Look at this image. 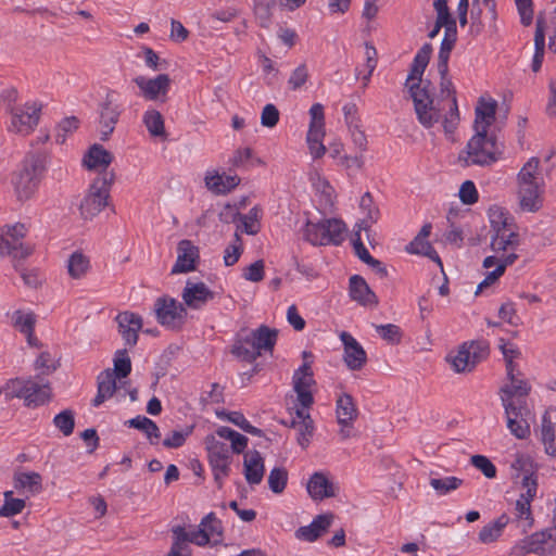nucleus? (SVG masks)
Instances as JSON below:
<instances>
[{"label":"nucleus","instance_id":"a878e982","mask_svg":"<svg viewBox=\"0 0 556 556\" xmlns=\"http://www.w3.org/2000/svg\"><path fill=\"white\" fill-rule=\"evenodd\" d=\"M333 519L334 515L332 513L318 515L308 526L300 527L295 531V538L305 542H315L329 530Z\"/></svg>","mask_w":556,"mask_h":556},{"label":"nucleus","instance_id":"09e8293b","mask_svg":"<svg viewBox=\"0 0 556 556\" xmlns=\"http://www.w3.org/2000/svg\"><path fill=\"white\" fill-rule=\"evenodd\" d=\"M11 321L14 329L24 334L30 330H35L37 318L33 312L17 309L13 312Z\"/></svg>","mask_w":556,"mask_h":556},{"label":"nucleus","instance_id":"72a5a7b5","mask_svg":"<svg viewBox=\"0 0 556 556\" xmlns=\"http://www.w3.org/2000/svg\"><path fill=\"white\" fill-rule=\"evenodd\" d=\"M307 492L315 501L333 497L338 488L323 472H315L307 482Z\"/></svg>","mask_w":556,"mask_h":556},{"label":"nucleus","instance_id":"f3484780","mask_svg":"<svg viewBox=\"0 0 556 556\" xmlns=\"http://www.w3.org/2000/svg\"><path fill=\"white\" fill-rule=\"evenodd\" d=\"M132 83L139 88L143 99L148 101L165 102L172 79L167 74H159L153 78L139 75L132 79Z\"/></svg>","mask_w":556,"mask_h":556},{"label":"nucleus","instance_id":"de8ad7c7","mask_svg":"<svg viewBox=\"0 0 556 556\" xmlns=\"http://www.w3.org/2000/svg\"><path fill=\"white\" fill-rule=\"evenodd\" d=\"M143 124L152 137H165L164 118L156 110H148L143 114Z\"/></svg>","mask_w":556,"mask_h":556},{"label":"nucleus","instance_id":"9d476101","mask_svg":"<svg viewBox=\"0 0 556 556\" xmlns=\"http://www.w3.org/2000/svg\"><path fill=\"white\" fill-rule=\"evenodd\" d=\"M345 225L337 218L318 223L308 220L304 228V238L314 245L340 244L345 238Z\"/></svg>","mask_w":556,"mask_h":556},{"label":"nucleus","instance_id":"f257e3e1","mask_svg":"<svg viewBox=\"0 0 556 556\" xmlns=\"http://www.w3.org/2000/svg\"><path fill=\"white\" fill-rule=\"evenodd\" d=\"M491 225L490 248L493 255L483 260L482 266L495 269L488 273L485 278L478 285L476 295L483 289L494 285L502 277L506 268L513 265L519 257L517 250L520 247V236L515 229V225L506 216V213L500 207H492L489 211Z\"/></svg>","mask_w":556,"mask_h":556},{"label":"nucleus","instance_id":"58836bf2","mask_svg":"<svg viewBox=\"0 0 556 556\" xmlns=\"http://www.w3.org/2000/svg\"><path fill=\"white\" fill-rule=\"evenodd\" d=\"M445 33L444 38L441 42L439 55H438V68L440 75H445L447 73V62L450 58V53L456 42L457 29L456 23H450L448 26H444Z\"/></svg>","mask_w":556,"mask_h":556},{"label":"nucleus","instance_id":"5fc2aeb1","mask_svg":"<svg viewBox=\"0 0 556 556\" xmlns=\"http://www.w3.org/2000/svg\"><path fill=\"white\" fill-rule=\"evenodd\" d=\"M309 127L307 132H326L325 130V113L321 103H314L309 109Z\"/></svg>","mask_w":556,"mask_h":556},{"label":"nucleus","instance_id":"f704fd0d","mask_svg":"<svg viewBox=\"0 0 556 556\" xmlns=\"http://www.w3.org/2000/svg\"><path fill=\"white\" fill-rule=\"evenodd\" d=\"M432 47L430 43H425L414 58L410 73L406 79V86L409 88L413 84H419V86L427 85L428 80L422 81V74L429 63Z\"/></svg>","mask_w":556,"mask_h":556},{"label":"nucleus","instance_id":"dca6fc26","mask_svg":"<svg viewBox=\"0 0 556 556\" xmlns=\"http://www.w3.org/2000/svg\"><path fill=\"white\" fill-rule=\"evenodd\" d=\"M486 354L488 345L483 342L464 343L455 355H450V361L456 372H467L471 371Z\"/></svg>","mask_w":556,"mask_h":556},{"label":"nucleus","instance_id":"aec40b11","mask_svg":"<svg viewBox=\"0 0 556 556\" xmlns=\"http://www.w3.org/2000/svg\"><path fill=\"white\" fill-rule=\"evenodd\" d=\"M507 417V428L517 439H527L530 435L529 417L530 409L526 404H506L503 405Z\"/></svg>","mask_w":556,"mask_h":556},{"label":"nucleus","instance_id":"cd10ccee","mask_svg":"<svg viewBox=\"0 0 556 556\" xmlns=\"http://www.w3.org/2000/svg\"><path fill=\"white\" fill-rule=\"evenodd\" d=\"M545 189L516 187L518 207L523 213H536L544 205Z\"/></svg>","mask_w":556,"mask_h":556},{"label":"nucleus","instance_id":"6ab92c4d","mask_svg":"<svg viewBox=\"0 0 556 556\" xmlns=\"http://www.w3.org/2000/svg\"><path fill=\"white\" fill-rule=\"evenodd\" d=\"M312 362H304L293 374L292 384L299 404L309 408L314 403L312 388L315 386Z\"/></svg>","mask_w":556,"mask_h":556},{"label":"nucleus","instance_id":"2f4dec72","mask_svg":"<svg viewBox=\"0 0 556 556\" xmlns=\"http://www.w3.org/2000/svg\"><path fill=\"white\" fill-rule=\"evenodd\" d=\"M181 296L184 303L187 306L197 309L213 299V292L206 287L204 282L193 283L187 281Z\"/></svg>","mask_w":556,"mask_h":556},{"label":"nucleus","instance_id":"69168bd1","mask_svg":"<svg viewBox=\"0 0 556 556\" xmlns=\"http://www.w3.org/2000/svg\"><path fill=\"white\" fill-rule=\"evenodd\" d=\"M26 506L25 500L15 498L9 501H4L3 505L0 507V517H12L18 515L23 511Z\"/></svg>","mask_w":556,"mask_h":556},{"label":"nucleus","instance_id":"423d86ee","mask_svg":"<svg viewBox=\"0 0 556 556\" xmlns=\"http://www.w3.org/2000/svg\"><path fill=\"white\" fill-rule=\"evenodd\" d=\"M277 340V331L262 325L256 330H243L232 345V354L245 362H253L262 352H271Z\"/></svg>","mask_w":556,"mask_h":556},{"label":"nucleus","instance_id":"37998d69","mask_svg":"<svg viewBox=\"0 0 556 556\" xmlns=\"http://www.w3.org/2000/svg\"><path fill=\"white\" fill-rule=\"evenodd\" d=\"M545 52V26L541 16L536 20L534 34V54L532 58L531 70L538 73L541 70Z\"/></svg>","mask_w":556,"mask_h":556},{"label":"nucleus","instance_id":"2eb2a0df","mask_svg":"<svg viewBox=\"0 0 556 556\" xmlns=\"http://www.w3.org/2000/svg\"><path fill=\"white\" fill-rule=\"evenodd\" d=\"M153 311L157 321L170 329L180 328L187 317L185 306L169 296L157 298Z\"/></svg>","mask_w":556,"mask_h":556},{"label":"nucleus","instance_id":"e2e57ef3","mask_svg":"<svg viewBox=\"0 0 556 556\" xmlns=\"http://www.w3.org/2000/svg\"><path fill=\"white\" fill-rule=\"evenodd\" d=\"M223 416H226L227 419L235 424L236 426H238L239 428H241L243 431L248 432V433H251V434H256V435H260L261 434V430L255 428L254 426H252L247 419L245 417L243 416V414L239 413V412H231L229 414H225L223 413Z\"/></svg>","mask_w":556,"mask_h":556},{"label":"nucleus","instance_id":"a19ab883","mask_svg":"<svg viewBox=\"0 0 556 556\" xmlns=\"http://www.w3.org/2000/svg\"><path fill=\"white\" fill-rule=\"evenodd\" d=\"M116 389L114 372L110 368L102 371L98 376V392L92 402L93 406H100L104 401L112 397Z\"/></svg>","mask_w":556,"mask_h":556},{"label":"nucleus","instance_id":"5701e85b","mask_svg":"<svg viewBox=\"0 0 556 556\" xmlns=\"http://www.w3.org/2000/svg\"><path fill=\"white\" fill-rule=\"evenodd\" d=\"M200 260L199 248L190 240L184 239L177 245V260L172 274H186L197 269Z\"/></svg>","mask_w":556,"mask_h":556},{"label":"nucleus","instance_id":"9b49d317","mask_svg":"<svg viewBox=\"0 0 556 556\" xmlns=\"http://www.w3.org/2000/svg\"><path fill=\"white\" fill-rule=\"evenodd\" d=\"M556 553V539L548 529L538 531L517 542L510 551L511 555L525 556L535 554L548 556Z\"/></svg>","mask_w":556,"mask_h":556},{"label":"nucleus","instance_id":"7ed1b4c3","mask_svg":"<svg viewBox=\"0 0 556 556\" xmlns=\"http://www.w3.org/2000/svg\"><path fill=\"white\" fill-rule=\"evenodd\" d=\"M248 438L229 427H219L215 434L204 439L208 465L218 489L230 473L232 453L240 454L248 446Z\"/></svg>","mask_w":556,"mask_h":556},{"label":"nucleus","instance_id":"ea45409f","mask_svg":"<svg viewBox=\"0 0 556 556\" xmlns=\"http://www.w3.org/2000/svg\"><path fill=\"white\" fill-rule=\"evenodd\" d=\"M173 542L167 554L164 556H192L190 547L191 538L184 526H175L172 528Z\"/></svg>","mask_w":556,"mask_h":556},{"label":"nucleus","instance_id":"bf43d9fd","mask_svg":"<svg viewBox=\"0 0 556 556\" xmlns=\"http://www.w3.org/2000/svg\"><path fill=\"white\" fill-rule=\"evenodd\" d=\"M471 465L480 470L485 478L493 479L496 477V467L484 455H472L470 458Z\"/></svg>","mask_w":556,"mask_h":556},{"label":"nucleus","instance_id":"4d7b16f0","mask_svg":"<svg viewBox=\"0 0 556 556\" xmlns=\"http://www.w3.org/2000/svg\"><path fill=\"white\" fill-rule=\"evenodd\" d=\"M325 135L326 132H307L306 141L313 159H320L326 153V147L323 144Z\"/></svg>","mask_w":556,"mask_h":556},{"label":"nucleus","instance_id":"603ef678","mask_svg":"<svg viewBox=\"0 0 556 556\" xmlns=\"http://www.w3.org/2000/svg\"><path fill=\"white\" fill-rule=\"evenodd\" d=\"M288 482V471L283 467H276L270 470L268 476V486L269 489L279 494L283 492Z\"/></svg>","mask_w":556,"mask_h":556},{"label":"nucleus","instance_id":"0e129e2a","mask_svg":"<svg viewBox=\"0 0 556 556\" xmlns=\"http://www.w3.org/2000/svg\"><path fill=\"white\" fill-rule=\"evenodd\" d=\"M307 66L305 64H301L291 73L288 84L292 90H298L307 81Z\"/></svg>","mask_w":556,"mask_h":556},{"label":"nucleus","instance_id":"c03bdc74","mask_svg":"<svg viewBox=\"0 0 556 556\" xmlns=\"http://www.w3.org/2000/svg\"><path fill=\"white\" fill-rule=\"evenodd\" d=\"M129 427L141 430L144 432L147 439L151 444H157L161 438V432L157 425L148 417L137 416L135 418L129 419Z\"/></svg>","mask_w":556,"mask_h":556},{"label":"nucleus","instance_id":"20e7f679","mask_svg":"<svg viewBox=\"0 0 556 556\" xmlns=\"http://www.w3.org/2000/svg\"><path fill=\"white\" fill-rule=\"evenodd\" d=\"M513 475L516 481H520L522 492L516 501V522L517 527L527 532L533 527V517L531 514V501L536 495L538 479L532 459L527 455H517L511 464Z\"/></svg>","mask_w":556,"mask_h":556},{"label":"nucleus","instance_id":"c9c22d12","mask_svg":"<svg viewBox=\"0 0 556 556\" xmlns=\"http://www.w3.org/2000/svg\"><path fill=\"white\" fill-rule=\"evenodd\" d=\"M556 432V408L549 407L546 409L541 426V441L544 444L545 452L551 455H556L555 444Z\"/></svg>","mask_w":556,"mask_h":556},{"label":"nucleus","instance_id":"a211bd4d","mask_svg":"<svg viewBox=\"0 0 556 556\" xmlns=\"http://www.w3.org/2000/svg\"><path fill=\"white\" fill-rule=\"evenodd\" d=\"M191 543L198 546L207 544L218 545L223 541V526L214 513L207 514L198 526L197 530L188 531Z\"/></svg>","mask_w":556,"mask_h":556},{"label":"nucleus","instance_id":"79ce46f5","mask_svg":"<svg viewBox=\"0 0 556 556\" xmlns=\"http://www.w3.org/2000/svg\"><path fill=\"white\" fill-rule=\"evenodd\" d=\"M67 273L75 280L84 279L90 270V258L81 251L73 252L67 260Z\"/></svg>","mask_w":556,"mask_h":556},{"label":"nucleus","instance_id":"b1692460","mask_svg":"<svg viewBox=\"0 0 556 556\" xmlns=\"http://www.w3.org/2000/svg\"><path fill=\"white\" fill-rule=\"evenodd\" d=\"M118 326V332L122 336L125 344L135 346L138 342V333L142 329L143 321L140 315L125 311L115 317Z\"/></svg>","mask_w":556,"mask_h":556},{"label":"nucleus","instance_id":"6e6d98bb","mask_svg":"<svg viewBox=\"0 0 556 556\" xmlns=\"http://www.w3.org/2000/svg\"><path fill=\"white\" fill-rule=\"evenodd\" d=\"M379 336L389 344H399L402 340L401 328L394 324L375 325L374 326Z\"/></svg>","mask_w":556,"mask_h":556},{"label":"nucleus","instance_id":"774afa93","mask_svg":"<svg viewBox=\"0 0 556 556\" xmlns=\"http://www.w3.org/2000/svg\"><path fill=\"white\" fill-rule=\"evenodd\" d=\"M365 160L364 153L357 151L355 155H343L340 160V165L346 170L359 172L364 168Z\"/></svg>","mask_w":556,"mask_h":556},{"label":"nucleus","instance_id":"4be33fe9","mask_svg":"<svg viewBox=\"0 0 556 556\" xmlns=\"http://www.w3.org/2000/svg\"><path fill=\"white\" fill-rule=\"evenodd\" d=\"M516 187L545 189V178L539 157H530L516 176Z\"/></svg>","mask_w":556,"mask_h":556},{"label":"nucleus","instance_id":"49530a36","mask_svg":"<svg viewBox=\"0 0 556 556\" xmlns=\"http://www.w3.org/2000/svg\"><path fill=\"white\" fill-rule=\"evenodd\" d=\"M260 212L261 210L257 206H254L248 214L240 213L238 219L240 225L237 226L236 232L239 233V230H241L248 235H256L260 231Z\"/></svg>","mask_w":556,"mask_h":556},{"label":"nucleus","instance_id":"052dcab7","mask_svg":"<svg viewBox=\"0 0 556 556\" xmlns=\"http://www.w3.org/2000/svg\"><path fill=\"white\" fill-rule=\"evenodd\" d=\"M459 199L462 203L471 205L478 201V190L471 180H466L460 185Z\"/></svg>","mask_w":556,"mask_h":556},{"label":"nucleus","instance_id":"c85d7f7f","mask_svg":"<svg viewBox=\"0 0 556 556\" xmlns=\"http://www.w3.org/2000/svg\"><path fill=\"white\" fill-rule=\"evenodd\" d=\"M113 159L114 156L110 151L96 143L91 146L85 154L83 164L89 170H97L99 175H101L104 172H109L108 167L113 162Z\"/></svg>","mask_w":556,"mask_h":556},{"label":"nucleus","instance_id":"c756f323","mask_svg":"<svg viewBox=\"0 0 556 556\" xmlns=\"http://www.w3.org/2000/svg\"><path fill=\"white\" fill-rule=\"evenodd\" d=\"M308 408H296L295 418H293L290 422V427L294 428L298 431V443L306 448L311 442L314 432V421L307 412Z\"/></svg>","mask_w":556,"mask_h":556},{"label":"nucleus","instance_id":"4c0bfd02","mask_svg":"<svg viewBox=\"0 0 556 556\" xmlns=\"http://www.w3.org/2000/svg\"><path fill=\"white\" fill-rule=\"evenodd\" d=\"M351 298L364 306H375L378 303L376 294L361 276H352L350 279Z\"/></svg>","mask_w":556,"mask_h":556},{"label":"nucleus","instance_id":"a18cd8bd","mask_svg":"<svg viewBox=\"0 0 556 556\" xmlns=\"http://www.w3.org/2000/svg\"><path fill=\"white\" fill-rule=\"evenodd\" d=\"M14 486L17 490L23 489L31 493H39L42 489V477L35 471L15 473Z\"/></svg>","mask_w":556,"mask_h":556},{"label":"nucleus","instance_id":"0eeeda50","mask_svg":"<svg viewBox=\"0 0 556 556\" xmlns=\"http://www.w3.org/2000/svg\"><path fill=\"white\" fill-rule=\"evenodd\" d=\"M501 155L502 144L497 143L494 136L476 131L458 160L463 166H490L500 160Z\"/></svg>","mask_w":556,"mask_h":556},{"label":"nucleus","instance_id":"bb28decb","mask_svg":"<svg viewBox=\"0 0 556 556\" xmlns=\"http://www.w3.org/2000/svg\"><path fill=\"white\" fill-rule=\"evenodd\" d=\"M431 224H425L414 240L406 247V251L410 254L427 256L431 261L435 262L441 270H443V264L439 254L427 240L431 233Z\"/></svg>","mask_w":556,"mask_h":556},{"label":"nucleus","instance_id":"e433bc0d","mask_svg":"<svg viewBox=\"0 0 556 556\" xmlns=\"http://www.w3.org/2000/svg\"><path fill=\"white\" fill-rule=\"evenodd\" d=\"M497 103L495 100L481 98L476 106L475 130L488 132L489 127L495 121Z\"/></svg>","mask_w":556,"mask_h":556},{"label":"nucleus","instance_id":"ddd939ff","mask_svg":"<svg viewBox=\"0 0 556 556\" xmlns=\"http://www.w3.org/2000/svg\"><path fill=\"white\" fill-rule=\"evenodd\" d=\"M42 105L38 102H27L11 110L10 132L26 137L38 126Z\"/></svg>","mask_w":556,"mask_h":556},{"label":"nucleus","instance_id":"13d9d810","mask_svg":"<svg viewBox=\"0 0 556 556\" xmlns=\"http://www.w3.org/2000/svg\"><path fill=\"white\" fill-rule=\"evenodd\" d=\"M243 251L241 237L238 232L235 233V241L229 244L224 253V263L226 266L236 264Z\"/></svg>","mask_w":556,"mask_h":556},{"label":"nucleus","instance_id":"864d4df0","mask_svg":"<svg viewBox=\"0 0 556 556\" xmlns=\"http://www.w3.org/2000/svg\"><path fill=\"white\" fill-rule=\"evenodd\" d=\"M114 378H125L131 371V361L127 355L126 350H118L114 358Z\"/></svg>","mask_w":556,"mask_h":556},{"label":"nucleus","instance_id":"8fccbe9b","mask_svg":"<svg viewBox=\"0 0 556 556\" xmlns=\"http://www.w3.org/2000/svg\"><path fill=\"white\" fill-rule=\"evenodd\" d=\"M429 484L439 495H446L457 490L463 484V479L457 477L431 478Z\"/></svg>","mask_w":556,"mask_h":556},{"label":"nucleus","instance_id":"7c9ffc66","mask_svg":"<svg viewBox=\"0 0 556 556\" xmlns=\"http://www.w3.org/2000/svg\"><path fill=\"white\" fill-rule=\"evenodd\" d=\"M121 111L117 105L113 103L110 94L106 96L104 102L101 105L100 111V134L101 140L105 141L109 139L111 134L114 131L115 125L118 122Z\"/></svg>","mask_w":556,"mask_h":556},{"label":"nucleus","instance_id":"4468645a","mask_svg":"<svg viewBox=\"0 0 556 556\" xmlns=\"http://www.w3.org/2000/svg\"><path fill=\"white\" fill-rule=\"evenodd\" d=\"M336 417L339 425V437L342 441L358 435L354 427V422L358 417V409L350 394L343 393L337 399Z\"/></svg>","mask_w":556,"mask_h":556},{"label":"nucleus","instance_id":"338daca9","mask_svg":"<svg viewBox=\"0 0 556 556\" xmlns=\"http://www.w3.org/2000/svg\"><path fill=\"white\" fill-rule=\"evenodd\" d=\"M279 122V111L278 109L269 103L266 104L263 108V111L261 113V124L264 127L273 128L275 127Z\"/></svg>","mask_w":556,"mask_h":556},{"label":"nucleus","instance_id":"473e14b6","mask_svg":"<svg viewBox=\"0 0 556 556\" xmlns=\"http://www.w3.org/2000/svg\"><path fill=\"white\" fill-rule=\"evenodd\" d=\"M265 472L264 459L258 451H249L243 457V473L249 484H260Z\"/></svg>","mask_w":556,"mask_h":556},{"label":"nucleus","instance_id":"f03ea898","mask_svg":"<svg viewBox=\"0 0 556 556\" xmlns=\"http://www.w3.org/2000/svg\"><path fill=\"white\" fill-rule=\"evenodd\" d=\"M430 87L431 83L409 86L417 119L427 129L438 126L452 136L460 119L456 97H434Z\"/></svg>","mask_w":556,"mask_h":556},{"label":"nucleus","instance_id":"1a4fd4ad","mask_svg":"<svg viewBox=\"0 0 556 556\" xmlns=\"http://www.w3.org/2000/svg\"><path fill=\"white\" fill-rule=\"evenodd\" d=\"M114 180V172H104L93 179L80 203V214L85 219H92L108 205L110 189Z\"/></svg>","mask_w":556,"mask_h":556},{"label":"nucleus","instance_id":"680f3d73","mask_svg":"<svg viewBox=\"0 0 556 556\" xmlns=\"http://www.w3.org/2000/svg\"><path fill=\"white\" fill-rule=\"evenodd\" d=\"M349 131L355 149L361 153H365L368 148V140L363 129V124L349 128Z\"/></svg>","mask_w":556,"mask_h":556},{"label":"nucleus","instance_id":"393cba45","mask_svg":"<svg viewBox=\"0 0 556 556\" xmlns=\"http://www.w3.org/2000/svg\"><path fill=\"white\" fill-rule=\"evenodd\" d=\"M340 339L344 346L343 359L350 370H361L366 362L367 355L364 348L350 333L343 331Z\"/></svg>","mask_w":556,"mask_h":556},{"label":"nucleus","instance_id":"3c124183","mask_svg":"<svg viewBox=\"0 0 556 556\" xmlns=\"http://www.w3.org/2000/svg\"><path fill=\"white\" fill-rule=\"evenodd\" d=\"M54 427L63 433V435L68 437L73 433L75 427V414L72 409H64L53 418Z\"/></svg>","mask_w":556,"mask_h":556},{"label":"nucleus","instance_id":"39448f33","mask_svg":"<svg viewBox=\"0 0 556 556\" xmlns=\"http://www.w3.org/2000/svg\"><path fill=\"white\" fill-rule=\"evenodd\" d=\"M48 155L30 152L22 161L21 167L13 173L12 186L20 202L29 201L38 190L47 169Z\"/></svg>","mask_w":556,"mask_h":556},{"label":"nucleus","instance_id":"f8f14e48","mask_svg":"<svg viewBox=\"0 0 556 556\" xmlns=\"http://www.w3.org/2000/svg\"><path fill=\"white\" fill-rule=\"evenodd\" d=\"M26 236L24 224L17 223L4 226L0 229V257L11 255L13 258H26L33 253V249L23 243Z\"/></svg>","mask_w":556,"mask_h":556},{"label":"nucleus","instance_id":"412c9836","mask_svg":"<svg viewBox=\"0 0 556 556\" xmlns=\"http://www.w3.org/2000/svg\"><path fill=\"white\" fill-rule=\"evenodd\" d=\"M507 382L500 390L502 404H526L525 399L531 391L530 383L523 378L520 371H517L513 378H507Z\"/></svg>","mask_w":556,"mask_h":556},{"label":"nucleus","instance_id":"6e6552de","mask_svg":"<svg viewBox=\"0 0 556 556\" xmlns=\"http://www.w3.org/2000/svg\"><path fill=\"white\" fill-rule=\"evenodd\" d=\"M7 400L23 399L26 406H40L51 399V389L48 382H38L33 379L15 378L5 383L3 389Z\"/></svg>","mask_w":556,"mask_h":556}]
</instances>
